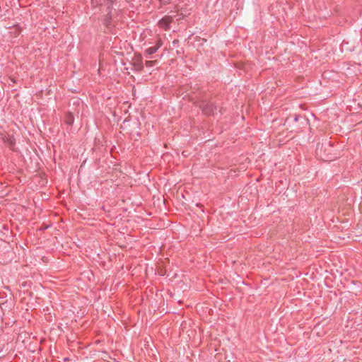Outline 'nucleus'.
Masks as SVG:
<instances>
[{
	"label": "nucleus",
	"mask_w": 362,
	"mask_h": 362,
	"mask_svg": "<svg viewBox=\"0 0 362 362\" xmlns=\"http://www.w3.org/2000/svg\"><path fill=\"white\" fill-rule=\"evenodd\" d=\"M185 14L180 11H173L168 16H165L159 23H174L183 20Z\"/></svg>",
	"instance_id": "nucleus-1"
},
{
	"label": "nucleus",
	"mask_w": 362,
	"mask_h": 362,
	"mask_svg": "<svg viewBox=\"0 0 362 362\" xmlns=\"http://www.w3.org/2000/svg\"><path fill=\"white\" fill-rule=\"evenodd\" d=\"M4 141L5 143H7L10 146H12L13 144V141L11 138H8L7 139H4Z\"/></svg>",
	"instance_id": "nucleus-6"
},
{
	"label": "nucleus",
	"mask_w": 362,
	"mask_h": 362,
	"mask_svg": "<svg viewBox=\"0 0 362 362\" xmlns=\"http://www.w3.org/2000/svg\"><path fill=\"white\" fill-rule=\"evenodd\" d=\"M160 47V45H156L154 47H150L146 50V52L148 54H153L155 53Z\"/></svg>",
	"instance_id": "nucleus-3"
},
{
	"label": "nucleus",
	"mask_w": 362,
	"mask_h": 362,
	"mask_svg": "<svg viewBox=\"0 0 362 362\" xmlns=\"http://www.w3.org/2000/svg\"><path fill=\"white\" fill-rule=\"evenodd\" d=\"M156 45H160V47L161 46V42L160 41H158Z\"/></svg>",
	"instance_id": "nucleus-8"
},
{
	"label": "nucleus",
	"mask_w": 362,
	"mask_h": 362,
	"mask_svg": "<svg viewBox=\"0 0 362 362\" xmlns=\"http://www.w3.org/2000/svg\"><path fill=\"white\" fill-rule=\"evenodd\" d=\"M133 64L136 70L141 71L143 69L142 57L141 54H135L133 59Z\"/></svg>",
	"instance_id": "nucleus-2"
},
{
	"label": "nucleus",
	"mask_w": 362,
	"mask_h": 362,
	"mask_svg": "<svg viewBox=\"0 0 362 362\" xmlns=\"http://www.w3.org/2000/svg\"><path fill=\"white\" fill-rule=\"evenodd\" d=\"M157 63V60H149L146 62V66H154Z\"/></svg>",
	"instance_id": "nucleus-5"
},
{
	"label": "nucleus",
	"mask_w": 362,
	"mask_h": 362,
	"mask_svg": "<svg viewBox=\"0 0 362 362\" xmlns=\"http://www.w3.org/2000/svg\"><path fill=\"white\" fill-rule=\"evenodd\" d=\"M203 111L204 112V113H205L206 115H209V114H211V112H210V111H209V110H206V109H204V110H203Z\"/></svg>",
	"instance_id": "nucleus-7"
},
{
	"label": "nucleus",
	"mask_w": 362,
	"mask_h": 362,
	"mask_svg": "<svg viewBox=\"0 0 362 362\" xmlns=\"http://www.w3.org/2000/svg\"><path fill=\"white\" fill-rule=\"evenodd\" d=\"M66 122L69 124H71L74 122V116L71 113L66 116Z\"/></svg>",
	"instance_id": "nucleus-4"
}]
</instances>
